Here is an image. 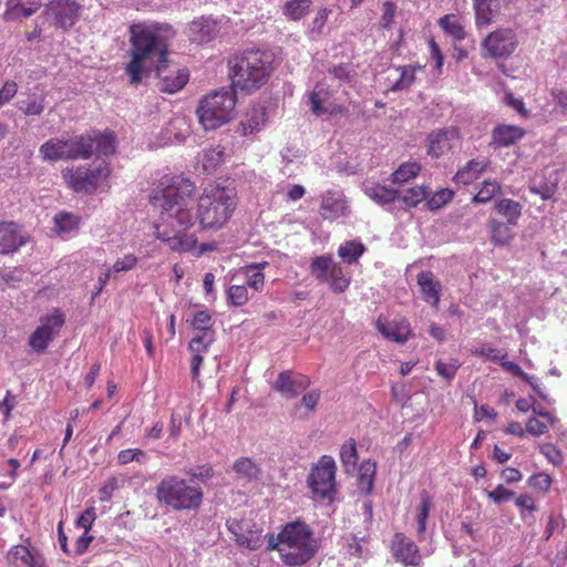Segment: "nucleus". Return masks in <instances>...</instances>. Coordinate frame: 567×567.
Returning <instances> with one entry per match:
<instances>
[{
    "mask_svg": "<svg viewBox=\"0 0 567 567\" xmlns=\"http://www.w3.org/2000/svg\"><path fill=\"white\" fill-rule=\"evenodd\" d=\"M393 559L404 567H420L422 554L416 543L404 533H395L390 542Z\"/></svg>",
    "mask_w": 567,
    "mask_h": 567,
    "instance_id": "4468645a",
    "label": "nucleus"
},
{
    "mask_svg": "<svg viewBox=\"0 0 567 567\" xmlns=\"http://www.w3.org/2000/svg\"><path fill=\"white\" fill-rule=\"evenodd\" d=\"M137 262V258L133 254H127L123 258L117 259L112 269L113 272H122L132 269Z\"/></svg>",
    "mask_w": 567,
    "mask_h": 567,
    "instance_id": "774afa93",
    "label": "nucleus"
},
{
    "mask_svg": "<svg viewBox=\"0 0 567 567\" xmlns=\"http://www.w3.org/2000/svg\"><path fill=\"white\" fill-rule=\"evenodd\" d=\"M321 398L320 390H311L305 393L301 398V405L307 409L308 413H311L316 410Z\"/></svg>",
    "mask_w": 567,
    "mask_h": 567,
    "instance_id": "69168bd1",
    "label": "nucleus"
},
{
    "mask_svg": "<svg viewBox=\"0 0 567 567\" xmlns=\"http://www.w3.org/2000/svg\"><path fill=\"white\" fill-rule=\"evenodd\" d=\"M375 328L385 339L401 344L405 343L412 336L411 326L405 318L386 322L379 317L375 321Z\"/></svg>",
    "mask_w": 567,
    "mask_h": 567,
    "instance_id": "4be33fe9",
    "label": "nucleus"
},
{
    "mask_svg": "<svg viewBox=\"0 0 567 567\" xmlns=\"http://www.w3.org/2000/svg\"><path fill=\"white\" fill-rule=\"evenodd\" d=\"M66 161L89 159L92 155L110 156L115 153L116 141L113 132H93L65 138Z\"/></svg>",
    "mask_w": 567,
    "mask_h": 567,
    "instance_id": "423d86ee",
    "label": "nucleus"
},
{
    "mask_svg": "<svg viewBox=\"0 0 567 567\" xmlns=\"http://www.w3.org/2000/svg\"><path fill=\"white\" fill-rule=\"evenodd\" d=\"M196 193L193 181L183 176H164L150 195V204L161 209L162 219L174 217L181 227L188 229L197 220L202 230H219L233 217L237 197L233 188L212 185L197 198L196 214L188 205Z\"/></svg>",
    "mask_w": 567,
    "mask_h": 567,
    "instance_id": "f257e3e1",
    "label": "nucleus"
},
{
    "mask_svg": "<svg viewBox=\"0 0 567 567\" xmlns=\"http://www.w3.org/2000/svg\"><path fill=\"white\" fill-rule=\"evenodd\" d=\"M494 209L498 215L506 219V223L517 226L522 216L523 205L511 198H502L496 200Z\"/></svg>",
    "mask_w": 567,
    "mask_h": 567,
    "instance_id": "72a5a7b5",
    "label": "nucleus"
},
{
    "mask_svg": "<svg viewBox=\"0 0 567 567\" xmlns=\"http://www.w3.org/2000/svg\"><path fill=\"white\" fill-rule=\"evenodd\" d=\"M331 96L332 92L329 86L321 83L316 84L308 94V103L311 112L317 116L327 114V107L328 104L331 103Z\"/></svg>",
    "mask_w": 567,
    "mask_h": 567,
    "instance_id": "c756f323",
    "label": "nucleus"
},
{
    "mask_svg": "<svg viewBox=\"0 0 567 567\" xmlns=\"http://www.w3.org/2000/svg\"><path fill=\"white\" fill-rule=\"evenodd\" d=\"M340 457L344 465H354L358 461L357 445L353 439L348 440L340 451Z\"/></svg>",
    "mask_w": 567,
    "mask_h": 567,
    "instance_id": "4d7b16f0",
    "label": "nucleus"
},
{
    "mask_svg": "<svg viewBox=\"0 0 567 567\" xmlns=\"http://www.w3.org/2000/svg\"><path fill=\"white\" fill-rule=\"evenodd\" d=\"M377 465L368 460L363 461L359 468L358 487L361 492L370 494L373 489Z\"/></svg>",
    "mask_w": 567,
    "mask_h": 567,
    "instance_id": "a19ab883",
    "label": "nucleus"
},
{
    "mask_svg": "<svg viewBox=\"0 0 567 567\" xmlns=\"http://www.w3.org/2000/svg\"><path fill=\"white\" fill-rule=\"evenodd\" d=\"M228 529L235 535V540L239 546L250 550H256L262 546L264 535L261 529L245 528L237 520L228 523Z\"/></svg>",
    "mask_w": 567,
    "mask_h": 567,
    "instance_id": "393cba45",
    "label": "nucleus"
},
{
    "mask_svg": "<svg viewBox=\"0 0 567 567\" xmlns=\"http://www.w3.org/2000/svg\"><path fill=\"white\" fill-rule=\"evenodd\" d=\"M310 385V379L305 374H293L292 371H282L274 383V390L287 399L298 396Z\"/></svg>",
    "mask_w": 567,
    "mask_h": 567,
    "instance_id": "aec40b11",
    "label": "nucleus"
},
{
    "mask_svg": "<svg viewBox=\"0 0 567 567\" xmlns=\"http://www.w3.org/2000/svg\"><path fill=\"white\" fill-rule=\"evenodd\" d=\"M80 218L73 214L60 212L54 216V230L59 235H71L78 231Z\"/></svg>",
    "mask_w": 567,
    "mask_h": 567,
    "instance_id": "ea45409f",
    "label": "nucleus"
},
{
    "mask_svg": "<svg viewBox=\"0 0 567 567\" xmlns=\"http://www.w3.org/2000/svg\"><path fill=\"white\" fill-rule=\"evenodd\" d=\"M176 31L169 23L151 22L144 24V72L146 64L163 62L169 58V48Z\"/></svg>",
    "mask_w": 567,
    "mask_h": 567,
    "instance_id": "6e6552de",
    "label": "nucleus"
},
{
    "mask_svg": "<svg viewBox=\"0 0 567 567\" xmlns=\"http://www.w3.org/2000/svg\"><path fill=\"white\" fill-rule=\"evenodd\" d=\"M454 197V192L447 188L440 189L433 194L426 202V206L431 210H436L450 203Z\"/></svg>",
    "mask_w": 567,
    "mask_h": 567,
    "instance_id": "6e6d98bb",
    "label": "nucleus"
},
{
    "mask_svg": "<svg viewBox=\"0 0 567 567\" xmlns=\"http://www.w3.org/2000/svg\"><path fill=\"white\" fill-rule=\"evenodd\" d=\"M336 462L328 455H323L311 468L307 484L315 498H332L336 493Z\"/></svg>",
    "mask_w": 567,
    "mask_h": 567,
    "instance_id": "f8f14e48",
    "label": "nucleus"
},
{
    "mask_svg": "<svg viewBox=\"0 0 567 567\" xmlns=\"http://www.w3.org/2000/svg\"><path fill=\"white\" fill-rule=\"evenodd\" d=\"M8 563L13 567H47L42 551L29 540L27 544L14 545L9 549Z\"/></svg>",
    "mask_w": 567,
    "mask_h": 567,
    "instance_id": "a211bd4d",
    "label": "nucleus"
},
{
    "mask_svg": "<svg viewBox=\"0 0 567 567\" xmlns=\"http://www.w3.org/2000/svg\"><path fill=\"white\" fill-rule=\"evenodd\" d=\"M231 89L254 93L265 86L275 71V54L268 50L246 49L228 60Z\"/></svg>",
    "mask_w": 567,
    "mask_h": 567,
    "instance_id": "f03ea898",
    "label": "nucleus"
},
{
    "mask_svg": "<svg viewBox=\"0 0 567 567\" xmlns=\"http://www.w3.org/2000/svg\"><path fill=\"white\" fill-rule=\"evenodd\" d=\"M488 166L487 158H473L456 172L453 179L457 184L470 185L486 172Z\"/></svg>",
    "mask_w": 567,
    "mask_h": 567,
    "instance_id": "bb28decb",
    "label": "nucleus"
},
{
    "mask_svg": "<svg viewBox=\"0 0 567 567\" xmlns=\"http://www.w3.org/2000/svg\"><path fill=\"white\" fill-rule=\"evenodd\" d=\"M440 28L455 41H462L466 38L465 27L462 20L455 14H445L439 20Z\"/></svg>",
    "mask_w": 567,
    "mask_h": 567,
    "instance_id": "c9c22d12",
    "label": "nucleus"
},
{
    "mask_svg": "<svg viewBox=\"0 0 567 567\" xmlns=\"http://www.w3.org/2000/svg\"><path fill=\"white\" fill-rule=\"evenodd\" d=\"M429 196V190L423 186H414L409 188L402 196L401 200L405 208L416 207L420 203L425 200Z\"/></svg>",
    "mask_w": 567,
    "mask_h": 567,
    "instance_id": "09e8293b",
    "label": "nucleus"
},
{
    "mask_svg": "<svg viewBox=\"0 0 567 567\" xmlns=\"http://www.w3.org/2000/svg\"><path fill=\"white\" fill-rule=\"evenodd\" d=\"M461 141V132L455 126L433 130L426 136V153L433 158H440L450 153Z\"/></svg>",
    "mask_w": 567,
    "mask_h": 567,
    "instance_id": "dca6fc26",
    "label": "nucleus"
},
{
    "mask_svg": "<svg viewBox=\"0 0 567 567\" xmlns=\"http://www.w3.org/2000/svg\"><path fill=\"white\" fill-rule=\"evenodd\" d=\"M189 33L192 41L197 43H207L217 37V23L209 18L200 17L192 21L189 25Z\"/></svg>",
    "mask_w": 567,
    "mask_h": 567,
    "instance_id": "a878e982",
    "label": "nucleus"
},
{
    "mask_svg": "<svg viewBox=\"0 0 567 567\" xmlns=\"http://www.w3.org/2000/svg\"><path fill=\"white\" fill-rule=\"evenodd\" d=\"M528 485L539 492H547L551 485V478L546 473H536L528 478Z\"/></svg>",
    "mask_w": 567,
    "mask_h": 567,
    "instance_id": "bf43d9fd",
    "label": "nucleus"
},
{
    "mask_svg": "<svg viewBox=\"0 0 567 567\" xmlns=\"http://www.w3.org/2000/svg\"><path fill=\"white\" fill-rule=\"evenodd\" d=\"M399 70L401 71L400 79L391 87L394 92L410 87L415 81V66L404 65L400 66Z\"/></svg>",
    "mask_w": 567,
    "mask_h": 567,
    "instance_id": "864d4df0",
    "label": "nucleus"
},
{
    "mask_svg": "<svg viewBox=\"0 0 567 567\" xmlns=\"http://www.w3.org/2000/svg\"><path fill=\"white\" fill-rule=\"evenodd\" d=\"M18 92V85L14 81H7L0 89V107L9 103Z\"/></svg>",
    "mask_w": 567,
    "mask_h": 567,
    "instance_id": "338daca9",
    "label": "nucleus"
},
{
    "mask_svg": "<svg viewBox=\"0 0 567 567\" xmlns=\"http://www.w3.org/2000/svg\"><path fill=\"white\" fill-rule=\"evenodd\" d=\"M227 301L234 307H241L249 301L248 288L245 285H231L226 291Z\"/></svg>",
    "mask_w": 567,
    "mask_h": 567,
    "instance_id": "8fccbe9b",
    "label": "nucleus"
},
{
    "mask_svg": "<svg viewBox=\"0 0 567 567\" xmlns=\"http://www.w3.org/2000/svg\"><path fill=\"white\" fill-rule=\"evenodd\" d=\"M526 134V131L517 125L498 124L491 133L489 145L495 148L509 147L519 142Z\"/></svg>",
    "mask_w": 567,
    "mask_h": 567,
    "instance_id": "b1692460",
    "label": "nucleus"
},
{
    "mask_svg": "<svg viewBox=\"0 0 567 567\" xmlns=\"http://www.w3.org/2000/svg\"><path fill=\"white\" fill-rule=\"evenodd\" d=\"M312 0H289L284 6V14L290 21L301 20L309 11Z\"/></svg>",
    "mask_w": 567,
    "mask_h": 567,
    "instance_id": "49530a36",
    "label": "nucleus"
},
{
    "mask_svg": "<svg viewBox=\"0 0 567 567\" xmlns=\"http://www.w3.org/2000/svg\"><path fill=\"white\" fill-rule=\"evenodd\" d=\"M280 537L281 560L290 567L307 564L319 549L313 530L306 522L300 519L284 525Z\"/></svg>",
    "mask_w": 567,
    "mask_h": 567,
    "instance_id": "7ed1b4c3",
    "label": "nucleus"
},
{
    "mask_svg": "<svg viewBox=\"0 0 567 567\" xmlns=\"http://www.w3.org/2000/svg\"><path fill=\"white\" fill-rule=\"evenodd\" d=\"M367 248L362 243L348 240L338 249V256L350 265L357 264L360 257L365 252Z\"/></svg>",
    "mask_w": 567,
    "mask_h": 567,
    "instance_id": "79ce46f5",
    "label": "nucleus"
},
{
    "mask_svg": "<svg viewBox=\"0 0 567 567\" xmlns=\"http://www.w3.org/2000/svg\"><path fill=\"white\" fill-rule=\"evenodd\" d=\"M154 235L173 251L188 252L196 248L197 236L194 233L176 230L166 224H156Z\"/></svg>",
    "mask_w": 567,
    "mask_h": 567,
    "instance_id": "f3484780",
    "label": "nucleus"
},
{
    "mask_svg": "<svg viewBox=\"0 0 567 567\" xmlns=\"http://www.w3.org/2000/svg\"><path fill=\"white\" fill-rule=\"evenodd\" d=\"M346 203L332 195L323 196L320 205L321 216L324 219H334L346 214Z\"/></svg>",
    "mask_w": 567,
    "mask_h": 567,
    "instance_id": "58836bf2",
    "label": "nucleus"
},
{
    "mask_svg": "<svg viewBox=\"0 0 567 567\" xmlns=\"http://www.w3.org/2000/svg\"><path fill=\"white\" fill-rule=\"evenodd\" d=\"M471 353L476 357H483L495 363H498L501 359L507 358V352L487 346L474 347L471 349Z\"/></svg>",
    "mask_w": 567,
    "mask_h": 567,
    "instance_id": "5fc2aeb1",
    "label": "nucleus"
},
{
    "mask_svg": "<svg viewBox=\"0 0 567 567\" xmlns=\"http://www.w3.org/2000/svg\"><path fill=\"white\" fill-rule=\"evenodd\" d=\"M487 497L492 499L495 504H502L504 502L511 501L515 497V493L504 485H497L493 491L487 493Z\"/></svg>",
    "mask_w": 567,
    "mask_h": 567,
    "instance_id": "680f3d73",
    "label": "nucleus"
},
{
    "mask_svg": "<svg viewBox=\"0 0 567 567\" xmlns=\"http://www.w3.org/2000/svg\"><path fill=\"white\" fill-rule=\"evenodd\" d=\"M529 192L540 196L542 199L547 200L553 198V196L556 194L557 183L547 182L545 179H534L533 183L529 185Z\"/></svg>",
    "mask_w": 567,
    "mask_h": 567,
    "instance_id": "3c124183",
    "label": "nucleus"
},
{
    "mask_svg": "<svg viewBox=\"0 0 567 567\" xmlns=\"http://www.w3.org/2000/svg\"><path fill=\"white\" fill-rule=\"evenodd\" d=\"M66 146L65 138H50L40 146L39 153L44 162H58L66 159Z\"/></svg>",
    "mask_w": 567,
    "mask_h": 567,
    "instance_id": "473e14b6",
    "label": "nucleus"
},
{
    "mask_svg": "<svg viewBox=\"0 0 567 567\" xmlns=\"http://www.w3.org/2000/svg\"><path fill=\"white\" fill-rule=\"evenodd\" d=\"M417 284L421 287L424 300L431 302L437 310L442 291L440 281L434 280V276L431 271H421L417 275Z\"/></svg>",
    "mask_w": 567,
    "mask_h": 567,
    "instance_id": "c85d7f7f",
    "label": "nucleus"
},
{
    "mask_svg": "<svg viewBox=\"0 0 567 567\" xmlns=\"http://www.w3.org/2000/svg\"><path fill=\"white\" fill-rule=\"evenodd\" d=\"M433 502L432 496L427 491H422L420 494V503L416 507V523L417 536L422 538L426 532V524Z\"/></svg>",
    "mask_w": 567,
    "mask_h": 567,
    "instance_id": "e433bc0d",
    "label": "nucleus"
},
{
    "mask_svg": "<svg viewBox=\"0 0 567 567\" xmlns=\"http://www.w3.org/2000/svg\"><path fill=\"white\" fill-rule=\"evenodd\" d=\"M235 473L247 481L257 480L260 475L259 465L249 457H239L233 465Z\"/></svg>",
    "mask_w": 567,
    "mask_h": 567,
    "instance_id": "a18cd8bd",
    "label": "nucleus"
},
{
    "mask_svg": "<svg viewBox=\"0 0 567 567\" xmlns=\"http://www.w3.org/2000/svg\"><path fill=\"white\" fill-rule=\"evenodd\" d=\"M17 107L25 115H40L45 109V95L28 93L25 99L18 101Z\"/></svg>",
    "mask_w": 567,
    "mask_h": 567,
    "instance_id": "4c0bfd02",
    "label": "nucleus"
},
{
    "mask_svg": "<svg viewBox=\"0 0 567 567\" xmlns=\"http://www.w3.org/2000/svg\"><path fill=\"white\" fill-rule=\"evenodd\" d=\"M309 268L318 281L328 284L336 293L344 292L350 286V272L340 262L333 261L330 255L313 258Z\"/></svg>",
    "mask_w": 567,
    "mask_h": 567,
    "instance_id": "9b49d317",
    "label": "nucleus"
},
{
    "mask_svg": "<svg viewBox=\"0 0 567 567\" xmlns=\"http://www.w3.org/2000/svg\"><path fill=\"white\" fill-rule=\"evenodd\" d=\"M81 6L75 0H51L45 4V14L56 29L68 30L79 20Z\"/></svg>",
    "mask_w": 567,
    "mask_h": 567,
    "instance_id": "2eb2a0df",
    "label": "nucleus"
},
{
    "mask_svg": "<svg viewBox=\"0 0 567 567\" xmlns=\"http://www.w3.org/2000/svg\"><path fill=\"white\" fill-rule=\"evenodd\" d=\"M365 195L379 205H386L393 203L399 193L381 184H373L365 189Z\"/></svg>",
    "mask_w": 567,
    "mask_h": 567,
    "instance_id": "37998d69",
    "label": "nucleus"
},
{
    "mask_svg": "<svg viewBox=\"0 0 567 567\" xmlns=\"http://www.w3.org/2000/svg\"><path fill=\"white\" fill-rule=\"evenodd\" d=\"M144 78L152 79L161 92L174 94L188 83L189 72L168 58L163 62L146 64Z\"/></svg>",
    "mask_w": 567,
    "mask_h": 567,
    "instance_id": "1a4fd4ad",
    "label": "nucleus"
},
{
    "mask_svg": "<svg viewBox=\"0 0 567 567\" xmlns=\"http://www.w3.org/2000/svg\"><path fill=\"white\" fill-rule=\"evenodd\" d=\"M421 164L417 162L402 163L393 173L391 181L393 183L403 184L419 175L421 172Z\"/></svg>",
    "mask_w": 567,
    "mask_h": 567,
    "instance_id": "de8ad7c7",
    "label": "nucleus"
},
{
    "mask_svg": "<svg viewBox=\"0 0 567 567\" xmlns=\"http://www.w3.org/2000/svg\"><path fill=\"white\" fill-rule=\"evenodd\" d=\"M132 42V61L126 66V73L131 78L132 83L142 81V24H133L130 28Z\"/></svg>",
    "mask_w": 567,
    "mask_h": 567,
    "instance_id": "412c9836",
    "label": "nucleus"
},
{
    "mask_svg": "<svg viewBox=\"0 0 567 567\" xmlns=\"http://www.w3.org/2000/svg\"><path fill=\"white\" fill-rule=\"evenodd\" d=\"M111 175L110 164L105 161L87 165H79L62 171L66 185L75 193L94 194L107 183Z\"/></svg>",
    "mask_w": 567,
    "mask_h": 567,
    "instance_id": "0eeeda50",
    "label": "nucleus"
},
{
    "mask_svg": "<svg viewBox=\"0 0 567 567\" xmlns=\"http://www.w3.org/2000/svg\"><path fill=\"white\" fill-rule=\"evenodd\" d=\"M518 47V39L511 28H498L491 32L482 42L484 56L507 59Z\"/></svg>",
    "mask_w": 567,
    "mask_h": 567,
    "instance_id": "ddd939ff",
    "label": "nucleus"
},
{
    "mask_svg": "<svg viewBox=\"0 0 567 567\" xmlns=\"http://www.w3.org/2000/svg\"><path fill=\"white\" fill-rule=\"evenodd\" d=\"M267 266V261H261L251 262L239 268V274L244 277L247 288L256 292L262 291L265 287L264 270Z\"/></svg>",
    "mask_w": 567,
    "mask_h": 567,
    "instance_id": "cd10ccee",
    "label": "nucleus"
},
{
    "mask_svg": "<svg viewBox=\"0 0 567 567\" xmlns=\"http://www.w3.org/2000/svg\"><path fill=\"white\" fill-rule=\"evenodd\" d=\"M66 321L65 313L60 308L40 316L39 324L28 338V346L37 354H43L49 346L59 337Z\"/></svg>",
    "mask_w": 567,
    "mask_h": 567,
    "instance_id": "9d476101",
    "label": "nucleus"
},
{
    "mask_svg": "<svg viewBox=\"0 0 567 567\" xmlns=\"http://www.w3.org/2000/svg\"><path fill=\"white\" fill-rule=\"evenodd\" d=\"M498 7L497 0H474L477 28L487 27L494 21Z\"/></svg>",
    "mask_w": 567,
    "mask_h": 567,
    "instance_id": "2f4dec72",
    "label": "nucleus"
},
{
    "mask_svg": "<svg viewBox=\"0 0 567 567\" xmlns=\"http://www.w3.org/2000/svg\"><path fill=\"white\" fill-rule=\"evenodd\" d=\"M215 341V332H203L193 337L189 341L188 348L193 353L190 359L192 377L197 379L199 377V370L204 360V354L208 351V348Z\"/></svg>",
    "mask_w": 567,
    "mask_h": 567,
    "instance_id": "5701e85b",
    "label": "nucleus"
},
{
    "mask_svg": "<svg viewBox=\"0 0 567 567\" xmlns=\"http://www.w3.org/2000/svg\"><path fill=\"white\" fill-rule=\"evenodd\" d=\"M190 326L193 330L197 331L198 333L215 332L213 330L212 316L206 310L197 311L190 321Z\"/></svg>",
    "mask_w": 567,
    "mask_h": 567,
    "instance_id": "603ef678",
    "label": "nucleus"
},
{
    "mask_svg": "<svg viewBox=\"0 0 567 567\" xmlns=\"http://www.w3.org/2000/svg\"><path fill=\"white\" fill-rule=\"evenodd\" d=\"M6 6L7 10L4 12V18L7 20L23 18V12L27 7L23 0H7Z\"/></svg>",
    "mask_w": 567,
    "mask_h": 567,
    "instance_id": "052dcab7",
    "label": "nucleus"
},
{
    "mask_svg": "<svg viewBox=\"0 0 567 567\" xmlns=\"http://www.w3.org/2000/svg\"><path fill=\"white\" fill-rule=\"evenodd\" d=\"M235 90L221 89L205 95L198 103L196 115L205 131H215L235 116Z\"/></svg>",
    "mask_w": 567,
    "mask_h": 567,
    "instance_id": "20e7f679",
    "label": "nucleus"
},
{
    "mask_svg": "<svg viewBox=\"0 0 567 567\" xmlns=\"http://www.w3.org/2000/svg\"><path fill=\"white\" fill-rule=\"evenodd\" d=\"M23 271L19 268L0 270V289L13 286L22 280Z\"/></svg>",
    "mask_w": 567,
    "mask_h": 567,
    "instance_id": "13d9d810",
    "label": "nucleus"
},
{
    "mask_svg": "<svg viewBox=\"0 0 567 567\" xmlns=\"http://www.w3.org/2000/svg\"><path fill=\"white\" fill-rule=\"evenodd\" d=\"M489 231V240L496 247L508 245L513 238V225L506 221H501L496 218H489L487 221Z\"/></svg>",
    "mask_w": 567,
    "mask_h": 567,
    "instance_id": "7c9ffc66",
    "label": "nucleus"
},
{
    "mask_svg": "<svg viewBox=\"0 0 567 567\" xmlns=\"http://www.w3.org/2000/svg\"><path fill=\"white\" fill-rule=\"evenodd\" d=\"M502 193V185L496 179H485L478 192L472 198L474 204H486L491 202L496 195Z\"/></svg>",
    "mask_w": 567,
    "mask_h": 567,
    "instance_id": "c03bdc74",
    "label": "nucleus"
},
{
    "mask_svg": "<svg viewBox=\"0 0 567 567\" xmlns=\"http://www.w3.org/2000/svg\"><path fill=\"white\" fill-rule=\"evenodd\" d=\"M28 243V237L14 221H0V255H12Z\"/></svg>",
    "mask_w": 567,
    "mask_h": 567,
    "instance_id": "6ab92c4d",
    "label": "nucleus"
},
{
    "mask_svg": "<svg viewBox=\"0 0 567 567\" xmlns=\"http://www.w3.org/2000/svg\"><path fill=\"white\" fill-rule=\"evenodd\" d=\"M196 161V169H200L202 173L210 174L224 162V153L216 148L204 150L197 155Z\"/></svg>",
    "mask_w": 567,
    "mask_h": 567,
    "instance_id": "f704fd0d",
    "label": "nucleus"
},
{
    "mask_svg": "<svg viewBox=\"0 0 567 567\" xmlns=\"http://www.w3.org/2000/svg\"><path fill=\"white\" fill-rule=\"evenodd\" d=\"M458 368L460 363L457 362V360H452L451 362H443L440 360L435 364L437 374L446 380L453 379Z\"/></svg>",
    "mask_w": 567,
    "mask_h": 567,
    "instance_id": "e2e57ef3",
    "label": "nucleus"
},
{
    "mask_svg": "<svg viewBox=\"0 0 567 567\" xmlns=\"http://www.w3.org/2000/svg\"><path fill=\"white\" fill-rule=\"evenodd\" d=\"M156 497L159 503L176 511H193L200 507L203 491L199 486L190 485L183 478L168 476L157 485Z\"/></svg>",
    "mask_w": 567,
    "mask_h": 567,
    "instance_id": "39448f33",
    "label": "nucleus"
},
{
    "mask_svg": "<svg viewBox=\"0 0 567 567\" xmlns=\"http://www.w3.org/2000/svg\"><path fill=\"white\" fill-rule=\"evenodd\" d=\"M96 519L95 508L93 506L87 507L76 519V525L89 532Z\"/></svg>",
    "mask_w": 567,
    "mask_h": 567,
    "instance_id": "0e129e2a",
    "label": "nucleus"
}]
</instances>
